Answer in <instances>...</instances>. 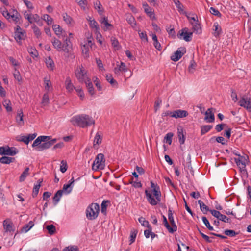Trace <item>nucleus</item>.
<instances>
[{
  "mask_svg": "<svg viewBox=\"0 0 251 251\" xmlns=\"http://www.w3.org/2000/svg\"><path fill=\"white\" fill-rule=\"evenodd\" d=\"M137 233L138 231L136 229L131 230L130 232V236L129 237V245L132 244L133 243L135 242Z\"/></svg>",
  "mask_w": 251,
  "mask_h": 251,
  "instance_id": "obj_36",
  "label": "nucleus"
},
{
  "mask_svg": "<svg viewBox=\"0 0 251 251\" xmlns=\"http://www.w3.org/2000/svg\"><path fill=\"white\" fill-rule=\"evenodd\" d=\"M173 134L172 132L168 133L164 137V140L169 145H171L172 141Z\"/></svg>",
  "mask_w": 251,
  "mask_h": 251,
  "instance_id": "obj_50",
  "label": "nucleus"
},
{
  "mask_svg": "<svg viewBox=\"0 0 251 251\" xmlns=\"http://www.w3.org/2000/svg\"><path fill=\"white\" fill-rule=\"evenodd\" d=\"M145 193L147 200L151 205L155 206L161 201V193L160 187L152 189L151 192L146 190Z\"/></svg>",
  "mask_w": 251,
  "mask_h": 251,
  "instance_id": "obj_2",
  "label": "nucleus"
},
{
  "mask_svg": "<svg viewBox=\"0 0 251 251\" xmlns=\"http://www.w3.org/2000/svg\"><path fill=\"white\" fill-rule=\"evenodd\" d=\"M70 121L74 126H77L81 128H85L95 124V120L92 117L84 114L73 116Z\"/></svg>",
  "mask_w": 251,
  "mask_h": 251,
  "instance_id": "obj_1",
  "label": "nucleus"
},
{
  "mask_svg": "<svg viewBox=\"0 0 251 251\" xmlns=\"http://www.w3.org/2000/svg\"><path fill=\"white\" fill-rule=\"evenodd\" d=\"M142 5L145 12L150 18V19L152 20L155 19V16L153 9L151 8L146 2L143 3Z\"/></svg>",
  "mask_w": 251,
  "mask_h": 251,
  "instance_id": "obj_14",
  "label": "nucleus"
},
{
  "mask_svg": "<svg viewBox=\"0 0 251 251\" xmlns=\"http://www.w3.org/2000/svg\"><path fill=\"white\" fill-rule=\"evenodd\" d=\"M127 21L128 22V23L132 26L133 27L134 26L136 25V21L134 19V18L132 16H130L129 17H128L127 18Z\"/></svg>",
  "mask_w": 251,
  "mask_h": 251,
  "instance_id": "obj_60",
  "label": "nucleus"
},
{
  "mask_svg": "<svg viewBox=\"0 0 251 251\" xmlns=\"http://www.w3.org/2000/svg\"><path fill=\"white\" fill-rule=\"evenodd\" d=\"M100 211L99 205L98 203H92L86 210V217L90 220L96 219Z\"/></svg>",
  "mask_w": 251,
  "mask_h": 251,
  "instance_id": "obj_5",
  "label": "nucleus"
},
{
  "mask_svg": "<svg viewBox=\"0 0 251 251\" xmlns=\"http://www.w3.org/2000/svg\"><path fill=\"white\" fill-rule=\"evenodd\" d=\"M163 217V222L164 225V226L165 227L168 229V231L169 232V230H173L172 228H171V226L169 224L166 217L164 215H162Z\"/></svg>",
  "mask_w": 251,
  "mask_h": 251,
  "instance_id": "obj_61",
  "label": "nucleus"
},
{
  "mask_svg": "<svg viewBox=\"0 0 251 251\" xmlns=\"http://www.w3.org/2000/svg\"><path fill=\"white\" fill-rule=\"evenodd\" d=\"M34 222L30 221L27 224L24 225L21 229V231L23 232H27L34 226Z\"/></svg>",
  "mask_w": 251,
  "mask_h": 251,
  "instance_id": "obj_31",
  "label": "nucleus"
},
{
  "mask_svg": "<svg viewBox=\"0 0 251 251\" xmlns=\"http://www.w3.org/2000/svg\"><path fill=\"white\" fill-rule=\"evenodd\" d=\"M46 64L48 68L50 69L51 70H53L54 67V63L50 57H49L47 59H46Z\"/></svg>",
  "mask_w": 251,
  "mask_h": 251,
  "instance_id": "obj_39",
  "label": "nucleus"
},
{
  "mask_svg": "<svg viewBox=\"0 0 251 251\" xmlns=\"http://www.w3.org/2000/svg\"><path fill=\"white\" fill-rule=\"evenodd\" d=\"M46 139H49V137H47V136H40L34 140L32 146L33 147H36L37 148L41 144L42 141H47Z\"/></svg>",
  "mask_w": 251,
  "mask_h": 251,
  "instance_id": "obj_19",
  "label": "nucleus"
},
{
  "mask_svg": "<svg viewBox=\"0 0 251 251\" xmlns=\"http://www.w3.org/2000/svg\"><path fill=\"white\" fill-rule=\"evenodd\" d=\"M202 220L204 224H205L206 227L210 231H212L214 230L213 227L211 226L208 220L206 218V217L203 216L202 217Z\"/></svg>",
  "mask_w": 251,
  "mask_h": 251,
  "instance_id": "obj_48",
  "label": "nucleus"
},
{
  "mask_svg": "<svg viewBox=\"0 0 251 251\" xmlns=\"http://www.w3.org/2000/svg\"><path fill=\"white\" fill-rule=\"evenodd\" d=\"M85 83L89 94L92 96L94 95L95 94V90L92 83L90 81H89Z\"/></svg>",
  "mask_w": 251,
  "mask_h": 251,
  "instance_id": "obj_34",
  "label": "nucleus"
},
{
  "mask_svg": "<svg viewBox=\"0 0 251 251\" xmlns=\"http://www.w3.org/2000/svg\"><path fill=\"white\" fill-rule=\"evenodd\" d=\"M28 51L32 57H37L38 53L35 48L32 47L28 48Z\"/></svg>",
  "mask_w": 251,
  "mask_h": 251,
  "instance_id": "obj_44",
  "label": "nucleus"
},
{
  "mask_svg": "<svg viewBox=\"0 0 251 251\" xmlns=\"http://www.w3.org/2000/svg\"><path fill=\"white\" fill-rule=\"evenodd\" d=\"M78 248L77 246H68L63 249L62 251H78Z\"/></svg>",
  "mask_w": 251,
  "mask_h": 251,
  "instance_id": "obj_59",
  "label": "nucleus"
},
{
  "mask_svg": "<svg viewBox=\"0 0 251 251\" xmlns=\"http://www.w3.org/2000/svg\"><path fill=\"white\" fill-rule=\"evenodd\" d=\"M110 201L109 200H103L101 204V212L104 215L107 214V207L108 204H110Z\"/></svg>",
  "mask_w": 251,
  "mask_h": 251,
  "instance_id": "obj_23",
  "label": "nucleus"
},
{
  "mask_svg": "<svg viewBox=\"0 0 251 251\" xmlns=\"http://www.w3.org/2000/svg\"><path fill=\"white\" fill-rule=\"evenodd\" d=\"M36 136V133L29 134L27 136H22L20 141L27 145L30 141L34 140Z\"/></svg>",
  "mask_w": 251,
  "mask_h": 251,
  "instance_id": "obj_17",
  "label": "nucleus"
},
{
  "mask_svg": "<svg viewBox=\"0 0 251 251\" xmlns=\"http://www.w3.org/2000/svg\"><path fill=\"white\" fill-rule=\"evenodd\" d=\"M62 16L63 20L67 24H71L73 19L71 17V16L68 15L66 13H64Z\"/></svg>",
  "mask_w": 251,
  "mask_h": 251,
  "instance_id": "obj_47",
  "label": "nucleus"
},
{
  "mask_svg": "<svg viewBox=\"0 0 251 251\" xmlns=\"http://www.w3.org/2000/svg\"><path fill=\"white\" fill-rule=\"evenodd\" d=\"M213 127L212 125H202L201 126V134L203 135L209 132Z\"/></svg>",
  "mask_w": 251,
  "mask_h": 251,
  "instance_id": "obj_28",
  "label": "nucleus"
},
{
  "mask_svg": "<svg viewBox=\"0 0 251 251\" xmlns=\"http://www.w3.org/2000/svg\"><path fill=\"white\" fill-rule=\"evenodd\" d=\"M89 25L90 27L92 28H95L96 30H98L99 29V25L97 22L94 19L90 21V23H89Z\"/></svg>",
  "mask_w": 251,
  "mask_h": 251,
  "instance_id": "obj_57",
  "label": "nucleus"
},
{
  "mask_svg": "<svg viewBox=\"0 0 251 251\" xmlns=\"http://www.w3.org/2000/svg\"><path fill=\"white\" fill-rule=\"evenodd\" d=\"M168 219L172 225V227L171 226V228H172L173 230H170L169 232L171 233H173L174 232L177 231V227L174 221L172 210L170 208H169L168 210Z\"/></svg>",
  "mask_w": 251,
  "mask_h": 251,
  "instance_id": "obj_13",
  "label": "nucleus"
},
{
  "mask_svg": "<svg viewBox=\"0 0 251 251\" xmlns=\"http://www.w3.org/2000/svg\"><path fill=\"white\" fill-rule=\"evenodd\" d=\"M29 167H25L24 171L21 174L20 177H19V181L20 182H23L25 180L26 177L29 175Z\"/></svg>",
  "mask_w": 251,
  "mask_h": 251,
  "instance_id": "obj_25",
  "label": "nucleus"
},
{
  "mask_svg": "<svg viewBox=\"0 0 251 251\" xmlns=\"http://www.w3.org/2000/svg\"><path fill=\"white\" fill-rule=\"evenodd\" d=\"M75 76L80 83H85L90 81V78L88 76L87 71L85 69L82 65L78 66L75 70Z\"/></svg>",
  "mask_w": 251,
  "mask_h": 251,
  "instance_id": "obj_4",
  "label": "nucleus"
},
{
  "mask_svg": "<svg viewBox=\"0 0 251 251\" xmlns=\"http://www.w3.org/2000/svg\"><path fill=\"white\" fill-rule=\"evenodd\" d=\"M188 28H185L180 30L177 34L178 38L184 39L186 42H189L192 39V32H188Z\"/></svg>",
  "mask_w": 251,
  "mask_h": 251,
  "instance_id": "obj_10",
  "label": "nucleus"
},
{
  "mask_svg": "<svg viewBox=\"0 0 251 251\" xmlns=\"http://www.w3.org/2000/svg\"><path fill=\"white\" fill-rule=\"evenodd\" d=\"M14 78L18 80L19 82L22 81V77L20 75L19 71L16 68L14 69V72L13 73Z\"/></svg>",
  "mask_w": 251,
  "mask_h": 251,
  "instance_id": "obj_51",
  "label": "nucleus"
},
{
  "mask_svg": "<svg viewBox=\"0 0 251 251\" xmlns=\"http://www.w3.org/2000/svg\"><path fill=\"white\" fill-rule=\"evenodd\" d=\"M60 166V171L62 173H65L68 168V165L66 161L62 160Z\"/></svg>",
  "mask_w": 251,
  "mask_h": 251,
  "instance_id": "obj_55",
  "label": "nucleus"
},
{
  "mask_svg": "<svg viewBox=\"0 0 251 251\" xmlns=\"http://www.w3.org/2000/svg\"><path fill=\"white\" fill-rule=\"evenodd\" d=\"M62 190L67 194L70 193L72 190L70 185L68 184H64Z\"/></svg>",
  "mask_w": 251,
  "mask_h": 251,
  "instance_id": "obj_58",
  "label": "nucleus"
},
{
  "mask_svg": "<svg viewBox=\"0 0 251 251\" xmlns=\"http://www.w3.org/2000/svg\"><path fill=\"white\" fill-rule=\"evenodd\" d=\"M179 12H182L184 10V6L179 0H173Z\"/></svg>",
  "mask_w": 251,
  "mask_h": 251,
  "instance_id": "obj_42",
  "label": "nucleus"
},
{
  "mask_svg": "<svg viewBox=\"0 0 251 251\" xmlns=\"http://www.w3.org/2000/svg\"><path fill=\"white\" fill-rule=\"evenodd\" d=\"M18 152V151L15 148H10L7 147V148L4 147H0V154L4 155L14 156Z\"/></svg>",
  "mask_w": 251,
  "mask_h": 251,
  "instance_id": "obj_11",
  "label": "nucleus"
},
{
  "mask_svg": "<svg viewBox=\"0 0 251 251\" xmlns=\"http://www.w3.org/2000/svg\"><path fill=\"white\" fill-rule=\"evenodd\" d=\"M193 25V30L196 34H200L201 33V28L200 24L199 23L198 20H197L195 23H192Z\"/></svg>",
  "mask_w": 251,
  "mask_h": 251,
  "instance_id": "obj_26",
  "label": "nucleus"
},
{
  "mask_svg": "<svg viewBox=\"0 0 251 251\" xmlns=\"http://www.w3.org/2000/svg\"><path fill=\"white\" fill-rule=\"evenodd\" d=\"M196 67L197 64L194 60H191L190 63V65L188 66L189 72L191 73H193L194 71L196 69Z\"/></svg>",
  "mask_w": 251,
  "mask_h": 251,
  "instance_id": "obj_46",
  "label": "nucleus"
},
{
  "mask_svg": "<svg viewBox=\"0 0 251 251\" xmlns=\"http://www.w3.org/2000/svg\"><path fill=\"white\" fill-rule=\"evenodd\" d=\"M213 27L214 28V36L216 37H218L222 33L221 27L217 23H214Z\"/></svg>",
  "mask_w": 251,
  "mask_h": 251,
  "instance_id": "obj_27",
  "label": "nucleus"
},
{
  "mask_svg": "<svg viewBox=\"0 0 251 251\" xmlns=\"http://www.w3.org/2000/svg\"><path fill=\"white\" fill-rule=\"evenodd\" d=\"M75 89L77 92V94L81 98V99L82 100H83V98H84V92L82 91L81 88L78 87H77V88H75Z\"/></svg>",
  "mask_w": 251,
  "mask_h": 251,
  "instance_id": "obj_64",
  "label": "nucleus"
},
{
  "mask_svg": "<svg viewBox=\"0 0 251 251\" xmlns=\"http://www.w3.org/2000/svg\"><path fill=\"white\" fill-rule=\"evenodd\" d=\"M210 12L215 16H217L218 17H221L222 14L219 11V10L213 7H210Z\"/></svg>",
  "mask_w": 251,
  "mask_h": 251,
  "instance_id": "obj_52",
  "label": "nucleus"
},
{
  "mask_svg": "<svg viewBox=\"0 0 251 251\" xmlns=\"http://www.w3.org/2000/svg\"><path fill=\"white\" fill-rule=\"evenodd\" d=\"M198 203L200 205L201 211L204 214H206L208 211H210V209L207 205H206L201 200H199Z\"/></svg>",
  "mask_w": 251,
  "mask_h": 251,
  "instance_id": "obj_24",
  "label": "nucleus"
},
{
  "mask_svg": "<svg viewBox=\"0 0 251 251\" xmlns=\"http://www.w3.org/2000/svg\"><path fill=\"white\" fill-rule=\"evenodd\" d=\"M32 28L33 30L34 33L36 36L37 38H39L41 35V32L39 28L35 25L32 26Z\"/></svg>",
  "mask_w": 251,
  "mask_h": 251,
  "instance_id": "obj_56",
  "label": "nucleus"
},
{
  "mask_svg": "<svg viewBox=\"0 0 251 251\" xmlns=\"http://www.w3.org/2000/svg\"><path fill=\"white\" fill-rule=\"evenodd\" d=\"M106 79L113 86L117 87L118 83H117V81L113 78V77L111 74H107L106 75Z\"/></svg>",
  "mask_w": 251,
  "mask_h": 251,
  "instance_id": "obj_30",
  "label": "nucleus"
},
{
  "mask_svg": "<svg viewBox=\"0 0 251 251\" xmlns=\"http://www.w3.org/2000/svg\"><path fill=\"white\" fill-rule=\"evenodd\" d=\"M15 160V158L8 156H2L0 158V162L1 164H9L10 163L14 162Z\"/></svg>",
  "mask_w": 251,
  "mask_h": 251,
  "instance_id": "obj_22",
  "label": "nucleus"
},
{
  "mask_svg": "<svg viewBox=\"0 0 251 251\" xmlns=\"http://www.w3.org/2000/svg\"><path fill=\"white\" fill-rule=\"evenodd\" d=\"M188 115V112L184 110L178 109L173 111L172 117L175 118H182L187 117Z\"/></svg>",
  "mask_w": 251,
  "mask_h": 251,
  "instance_id": "obj_15",
  "label": "nucleus"
},
{
  "mask_svg": "<svg viewBox=\"0 0 251 251\" xmlns=\"http://www.w3.org/2000/svg\"><path fill=\"white\" fill-rule=\"evenodd\" d=\"M213 108H208L205 113L204 120L208 123H213L215 120V116L212 112Z\"/></svg>",
  "mask_w": 251,
  "mask_h": 251,
  "instance_id": "obj_16",
  "label": "nucleus"
},
{
  "mask_svg": "<svg viewBox=\"0 0 251 251\" xmlns=\"http://www.w3.org/2000/svg\"><path fill=\"white\" fill-rule=\"evenodd\" d=\"M3 226L6 231L11 232L14 231V226L12 223H8L7 222H6V221L5 220L3 222Z\"/></svg>",
  "mask_w": 251,
  "mask_h": 251,
  "instance_id": "obj_32",
  "label": "nucleus"
},
{
  "mask_svg": "<svg viewBox=\"0 0 251 251\" xmlns=\"http://www.w3.org/2000/svg\"><path fill=\"white\" fill-rule=\"evenodd\" d=\"M102 142V134L100 132H97L94 140V146H95V145H100L101 143Z\"/></svg>",
  "mask_w": 251,
  "mask_h": 251,
  "instance_id": "obj_29",
  "label": "nucleus"
},
{
  "mask_svg": "<svg viewBox=\"0 0 251 251\" xmlns=\"http://www.w3.org/2000/svg\"><path fill=\"white\" fill-rule=\"evenodd\" d=\"M138 221L143 226L147 227L148 228H150L151 226L150 225L149 222L146 220L144 218L142 217H140Z\"/></svg>",
  "mask_w": 251,
  "mask_h": 251,
  "instance_id": "obj_45",
  "label": "nucleus"
},
{
  "mask_svg": "<svg viewBox=\"0 0 251 251\" xmlns=\"http://www.w3.org/2000/svg\"><path fill=\"white\" fill-rule=\"evenodd\" d=\"M1 12L2 14V15L7 19L9 20L11 17V15L9 13V12L8 11V10L5 8L4 10H2V8H0Z\"/></svg>",
  "mask_w": 251,
  "mask_h": 251,
  "instance_id": "obj_62",
  "label": "nucleus"
},
{
  "mask_svg": "<svg viewBox=\"0 0 251 251\" xmlns=\"http://www.w3.org/2000/svg\"><path fill=\"white\" fill-rule=\"evenodd\" d=\"M3 105L7 112H11L12 111L11 103L9 100H5L3 102Z\"/></svg>",
  "mask_w": 251,
  "mask_h": 251,
  "instance_id": "obj_38",
  "label": "nucleus"
},
{
  "mask_svg": "<svg viewBox=\"0 0 251 251\" xmlns=\"http://www.w3.org/2000/svg\"><path fill=\"white\" fill-rule=\"evenodd\" d=\"M78 5L83 9H85V6L87 4V0H75Z\"/></svg>",
  "mask_w": 251,
  "mask_h": 251,
  "instance_id": "obj_63",
  "label": "nucleus"
},
{
  "mask_svg": "<svg viewBox=\"0 0 251 251\" xmlns=\"http://www.w3.org/2000/svg\"><path fill=\"white\" fill-rule=\"evenodd\" d=\"M51 42L54 48L58 51H62L68 53L72 48V44L69 38H66L64 40L63 44L55 37L52 38Z\"/></svg>",
  "mask_w": 251,
  "mask_h": 251,
  "instance_id": "obj_3",
  "label": "nucleus"
},
{
  "mask_svg": "<svg viewBox=\"0 0 251 251\" xmlns=\"http://www.w3.org/2000/svg\"><path fill=\"white\" fill-rule=\"evenodd\" d=\"M178 137L179 140V143L182 145L185 142V138L184 137V135L183 133L182 130L181 131H178Z\"/></svg>",
  "mask_w": 251,
  "mask_h": 251,
  "instance_id": "obj_53",
  "label": "nucleus"
},
{
  "mask_svg": "<svg viewBox=\"0 0 251 251\" xmlns=\"http://www.w3.org/2000/svg\"><path fill=\"white\" fill-rule=\"evenodd\" d=\"M105 160L104 156L102 153H99L96 156L92 165V170L98 171V170H103L105 167Z\"/></svg>",
  "mask_w": 251,
  "mask_h": 251,
  "instance_id": "obj_6",
  "label": "nucleus"
},
{
  "mask_svg": "<svg viewBox=\"0 0 251 251\" xmlns=\"http://www.w3.org/2000/svg\"><path fill=\"white\" fill-rule=\"evenodd\" d=\"M186 52V48L184 47L179 48L171 56V59L174 61H178Z\"/></svg>",
  "mask_w": 251,
  "mask_h": 251,
  "instance_id": "obj_12",
  "label": "nucleus"
},
{
  "mask_svg": "<svg viewBox=\"0 0 251 251\" xmlns=\"http://www.w3.org/2000/svg\"><path fill=\"white\" fill-rule=\"evenodd\" d=\"M224 233L225 235L231 237H235L239 234L238 232H236L234 230L230 229H226L224 231Z\"/></svg>",
  "mask_w": 251,
  "mask_h": 251,
  "instance_id": "obj_43",
  "label": "nucleus"
},
{
  "mask_svg": "<svg viewBox=\"0 0 251 251\" xmlns=\"http://www.w3.org/2000/svg\"><path fill=\"white\" fill-rule=\"evenodd\" d=\"M100 23L105 25L106 30L110 29L111 28H113V25L108 23V19L107 17H103L100 20ZM104 30H105V29Z\"/></svg>",
  "mask_w": 251,
  "mask_h": 251,
  "instance_id": "obj_33",
  "label": "nucleus"
},
{
  "mask_svg": "<svg viewBox=\"0 0 251 251\" xmlns=\"http://www.w3.org/2000/svg\"><path fill=\"white\" fill-rule=\"evenodd\" d=\"M50 100L49 95L47 93H45L43 96L41 103L43 106H45L48 105L49 103Z\"/></svg>",
  "mask_w": 251,
  "mask_h": 251,
  "instance_id": "obj_41",
  "label": "nucleus"
},
{
  "mask_svg": "<svg viewBox=\"0 0 251 251\" xmlns=\"http://www.w3.org/2000/svg\"><path fill=\"white\" fill-rule=\"evenodd\" d=\"M25 34V32L21 31H15V39L16 41L18 40H20L24 39Z\"/></svg>",
  "mask_w": 251,
  "mask_h": 251,
  "instance_id": "obj_40",
  "label": "nucleus"
},
{
  "mask_svg": "<svg viewBox=\"0 0 251 251\" xmlns=\"http://www.w3.org/2000/svg\"><path fill=\"white\" fill-rule=\"evenodd\" d=\"M53 30L56 35L60 37V35L62 32V28L58 25H53L52 26Z\"/></svg>",
  "mask_w": 251,
  "mask_h": 251,
  "instance_id": "obj_37",
  "label": "nucleus"
},
{
  "mask_svg": "<svg viewBox=\"0 0 251 251\" xmlns=\"http://www.w3.org/2000/svg\"><path fill=\"white\" fill-rule=\"evenodd\" d=\"M46 229L48 230L50 234H53L56 231L55 226L53 225H49L46 226Z\"/></svg>",
  "mask_w": 251,
  "mask_h": 251,
  "instance_id": "obj_49",
  "label": "nucleus"
},
{
  "mask_svg": "<svg viewBox=\"0 0 251 251\" xmlns=\"http://www.w3.org/2000/svg\"><path fill=\"white\" fill-rule=\"evenodd\" d=\"M16 121L19 125H24V121L23 120V112L22 109H19L17 110Z\"/></svg>",
  "mask_w": 251,
  "mask_h": 251,
  "instance_id": "obj_18",
  "label": "nucleus"
},
{
  "mask_svg": "<svg viewBox=\"0 0 251 251\" xmlns=\"http://www.w3.org/2000/svg\"><path fill=\"white\" fill-rule=\"evenodd\" d=\"M47 137H49V139H46L47 141H43L44 143H42L40 146L36 148L37 151H41L48 149L54 145L57 141V139L56 138L51 139V137L49 136H47Z\"/></svg>",
  "mask_w": 251,
  "mask_h": 251,
  "instance_id": "obj_8",
  "label": "nucleus"
},
{
  "mask_svg": "<svg viewBox=\"0 0 251 251\" xmlns=\"http://www.w3.org/2000/svg\"><path fill=\"white\" fill-rule=\"evenodd\" d=\"M238 104L246 109L248 112H251V98L244 95L238 101Z\"/></svg>",
  "mask_w": 251,
  "mask_h": 251,
  "instance_id": "obj_9",
  "label": "nucleus"
},
{
  "mask_svg": "<svg viewBox=\"0 0 251 251\" xmlns=\"http://www.w3.org/2000/svg\"><path fill=\"white\" fill-rule=\"evenodd\" d=\"M238 158H235L234 161L236 163L237 165L239 167L240 172H245L247 173V170L246 169V162H248V156L247 155L242 156L240 154V156H238Z\"/></svg>",
  "mask_w": 251,
  "mask_h": 251,
  "instance_id": "obj_7",
  "label": "nucleus"
},
{
  "mask_svg": "<svg viewBox=\"0 0 251 251\" xmlns=\"http://www.w3.org/2000/svg\"><path fill=\"white\" fill-rule=\"evenodd\" d=\"M42 19L45 21L48 25L51 24L53 22V19L51 18L48 14H44Z\"/></svg>",
  "mask_w": 251,
  "mask_h": 251,
  "instance_id": "obj_54",
  "label": "nucleus"
},
{
  "mask_svg": "<svg viewBox=\"0 0 251 251\" xmlns=\"http://www.w3.org/2000/svg\"><path fill=\"white\" fill-rule=\"evenodd\" d=\"M166 30L170 36H171L173 38H175L176 32L173 25H171L169 26H167L166 28Z\"/></svg>",
  "mask_w": 251,
  "mask_h": 251,
  "instance_id": "obj_35",
  "label": "nucleus"
},
{
  "mask_svg": "<svg viewBox=\"0 0 251 251\" xmlns=\"http://www.w3.org/2000/svg\"><path fill=\"white\" fill-rule=\"evenodd\" d=\"M43 181V180L42 178L39 179L37 181L38 184L34 185L32 195L33 198L37 197L39 193V189L41 187V184Z\"/></svg>",
  "mask_w": 251,
  "mask_h": 251,
  "instance_id": "obj_21",
  "label": "nucleus"
},
{
  "mask_svg": "<svg viewBox=\"0 0 251 251\" xmlns=\"http://www.w3.org/2000/svg\"><path fill=\"white\" fill-rule=\"evenodd\" d=\"M94 7L100 15L103 14L104 11V8L99 0H97L94 2Z\"/></svg>",
  "mask_w": 251,
  "mask_h": 251,
  "instance_id": "obj_20",
  "label": "nucleus"
}]
</instances>
